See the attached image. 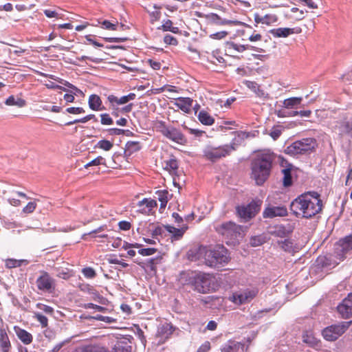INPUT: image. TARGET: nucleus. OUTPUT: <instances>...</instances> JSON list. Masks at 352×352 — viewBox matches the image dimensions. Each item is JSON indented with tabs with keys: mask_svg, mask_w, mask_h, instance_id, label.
<instances>
[{
	"mask_svg": "<svg viewBox=\"0 0 352 352\" xmlns=\"http://www.w3.org/2000/svg\"><path fill=\"white\" fill-rule=\"evenodd\" d=\"M204 263L212 268H220L231 260L228 250L223 245H217L204 252Z\"/></svg>",
	"mask_w": 352,
	"mask_h": 352,
	"instance_id": "5",
	"label": "nucleus"
},
{
	"mask_svg": "<svg viewBox=\"0 0 352 352\" xmlns=\"http://www.w3.org/2000/svg\"><path fill=\"white\" fill-rule=\"evenodd\" d=\"M76 352H102V350L96 346H85L79 347L76 349Z\"/></svg>",
	"mask_w": 352,
	"mask_h": 352,
	"instance_id": "42",
	"label": "nucleus"
},
{
	"mask_svg": "<svg viewBox=\"0 0 352 352\" xmlns=\"http://www.w3.org/2000/svg\"><path fill=\"white\" fill-rule=\"evenodd\" d=\"M66 111L72 114H80L85 113V110L82 107H68L66 109Z\"/></svg>",
	"mask_w": 352,
	"mask_h": 352,
	"instance_id": "57",
	"label": "nucleus"
},
{
	"mask_svg": "<svg viewBox=\"0 0 352 352\" xmlns=\"http://www.w3.org/2000/svg\"><path fill=\"white\" fill-rule=\"evenodd\" d=\"M288 215L287 208L285 206H273L268 204L263 212L264 218L284 217Z\"/></svg>",
	"mask_w": 352,
	"mask_h": 352,
	"instance_id": "13",
	"label": "nucleus"
},
{
	"mask_svg": "<svg viewBox=\"0 0 352 352\" xmlns=\"http://www.w3.org/2000/svg\"><path fill=\"white\" fill-rule=\"evenodd\" d=\"M161 258L157 257V258H148L146 261V262L144 263H139L138 265H140L142 267H147L149 268L151 271H156V266L157 264L160 263Z\"/></svg>",
	"mask_w": 352,
	"mask_h": 352,
	"instance_id": "33",
	"label": "nucleus"
},
{
	"mask_svg": "<svg viewBox=\"0 0 352 352\" xmlns=\"http://www.w3.org/2000/svg\"><path fill=\"white\" fill-rule=\"evenodd\" d=\"M226 48L228 50H235L238 52H243L246 50H249L250 45H241L235 43L234 42L230 41L226 43Z\"/></svg>",
	"mask_w": 352,
	"mask_h": 352,
	"instance_id": "37",
	"label": "nucleus"
},
{
	"mask_svg": "<svg viewBox=\"0 0 352 352\" xmlns=\"http://www.w3.org/2000/svg\"><path fill=\"white\" fill-rule=\"evenodd\" d=\"M157 250L153 248H142L138 250V253L142 256H150L155 254Z\"/></svg>",
	"mask_w": 352,
	"mask_h": 352,
	"instance_id": "56",
	"label": "nucleus"
},
{
	"mask_svg": "<svg viewBox=\"0 0 352 352\" xmlns=\"http://www.w3.org/2000/svg\"><path fill=\"white\" fill-rule=\"evenodd\" d=\"M197 16L199 17H204L210 23L218 25H230L235 23V21L231 20L222 19L218 14L215 13L203 14L201 13L197 12Z\"/></svg>",
	"mask_w": 352,
	"mask_h": 352,
	"instance_id": "17",
	"label": "nucleus"
},
{
	"mask_svg": "<svg viewBox=\"0 0 352 352\" xmlns=\"http://www.w3.org/2000/svg\"><path fill=\"white\" fill-rule=\"evenodd\" d=\"M258 294L257 289H248L240 294L233 295V301L235 303L242 305L250 302Z\"/></svg>",
	"mask_w": 352,
	"mask_h": 352,
	"instance_id": "16",
	"label": "nucleus"
},
{
	"mask_svg": "<svg viewBox=\"0 0 352 352\" xmlns=\"http://www.w3.org/2000/svg\"><path fill=\"white\" fill-rule=\"evenodd\" d=\"M125 154L131 155L141 149L140 143L135 141H129L125 145Z\"/></svg>",
	"mask_w": 352,
	"mask_h": 352,
	"instance_id": "32",
	"label": "nucleus"
},
{
	"mask_svg": "<svg viewBox=\"0 0 352 352\" xmlns=\"http://www.w3.org/2000/svg\"><path fill=\"white\" fill-rule=\"evenodd\" d=\"M197 118L199 121L204 125L210 126L214 122V119L207 111L204 110L199 111Z\"/></svg>",
	"mask_w": 352,
	"mask_h": 352,
	"instance_id": "30",
	"label": "nucleus"
},
{
	"mask_svg": "<svg viewBox=\"0 0 352 352\" xmlns=\"http://www.w3.org/2000/svg\"><path fill=\"white\" fill-rule=\"evenodd\" d=\"M36 208V203L35 201L29 202L22 210L24 214L32 213Z\"/></svg>",
	"mask_w": 352,
	"mask_h": 352,
	"instance_id": "48",
	"label": "nucleus"
},
{
	"mask_svg": "<svg viewBox=\"0 0 352 352\" xmlns=\"http://www.w3.org/2000/svg\"><path fill=\"white\" fill-rule=\"evenodd\" d=\"M103 28L106 30H116L117 28V25L111 23L110 21L107 20H104L102 23Z\"/></svg>",
	"mask_w": 352,
	"mask_h": 352,
	"instance_id": "60",
	"label": "nucleus"
},
{
	"mask_svg": "<svg viewBox=\"0 0 352 352\" xmlns=\"http://www.w3.org/2000/svg\"><path fill=\"white\" fill-rule=\"evenodd\" d=\"M192 102L193 100L190 98L179 97L176 99V101L174 102V105L181 109L183 112L189 113L192 106Z\"/></svg>",
	"mask_w": 352,
	"mask_h": 352,
	"instance_id": "20",
	"label": "nucleus"
},
{
	"mask_svg": "<svg viewBox=\"0 0 352 352\" xmlns=\"http://www.w3.org/2000/svg\"><path fill=\"white\" fill-rule=\"evenodd\" d=\"M100 164H105V159L103 158L102 156H98L96 158L94 159L89 163L85 165V168H88L91 166H98Z\"/></svg>",
	"mask_w": 352,
	"mask_h": 352,
	"instance_id": "46",
	"label": "nucleus"
},
{
	"mask_svg": "<svg viewBox=\"0 0 352 352\" xmlns=\"http://www.w3.org/2000/svg\"><path fill=\"white\" fill-rule=\"evenodd\" d=\"M80 291L87 293L91 296V299L102 304L104 298L101 296L94 287L89 284H82L79 286Z\"/></svg>",
	"mask_w": 352,
	"mask_h": 352,
	"instance_id": "19",
	"label": "nucleus"
},
{
	"mask_svg": "<svg viewBox=\"0 0 352 352\" xmlns=\"http://www.w3.org/2000/svg\"><path fill=\"white\" fill-rule=\"evenodd\" d=\"M58 82L71 89V90H67V91L72 92L73 94H75L76 96L84 95L83 92L80 89H78L77 87L72 85V83L69 82L68 81L60 79Z\"/></svg>",
	"mask_w": 352,
	"mask_h": 352,
	"instance_id": "39",
	"label": "nucleus"
},
{
	"mask_svg": "<svg viewBox=\"0 0 352 352\" xmlns=\"http://www.w3.org/2000/svg\"><path fill=\"white\" fill-rule=\"evenodd\" d=\"M317 146V141L315 138H302L287 146L285 148V153L291 156L305 155L314 151Z\"/></svg>",
	"mask_w": 352,
	"mask_h": 352,
	"instance_id": "6",
	"label": "nucleus"
},
{
	"mask_svg": "<svg viewBox=\"0 0 352 352\" xmlns=\"http://www.w3.org/2000/svg\"><path fill=\"white\" fill-rule=\"evenodd\" d=\"M337 311L342 318L352 317V293L349 294L337 306Z\"/></svg>",
	"mask_w": 352,
	"mask_h": 352,
	"instance_id": "14",
	"label": "nucleus"
},
{
	"mask_svg": "<svg viewBox=\"0 0 352 352\" xmlns=\"http://www.w3.org/2000/svg\"><path fill=\"white\" fill-rule=\"evenodd\" d=\"M166 230H167L169 233L172 234L171 239L172 240H179L182 238L184 234L187 230L188 227H183L181 228H176L174 226H165Z\"/></svg>",
	"mask_w": 352,
	"mask_h": 352,
	"instance_id": "26",
	"label": "nucleus"
},
{
	"mask_svg": "<svg viewBox=\"0 0 352 352\" xmlns=\"http://www.w3.org/2000/svg\"><path fill=\"white\" fill-rule=\"evenodd\" d=\"M34 318L36 319L38 322H40L42 327H46L48 324V319L46 316L44 315L40 314V313H35L34 314Z\"/></svg>",
	"mask_w": 352,
	"mask_h": 352,
	"instance_id": "47",
	"label": "nucleus"
},
{
	"mask_svg": "<svg viewBox=\"0 0 352 352\" xmlns=\"http://www.w3.org/2000/svg\"><path fill=\"white\" fill-rule=\"evenodd\" d=\"M136 95L134 93H130L126 96H123L120 98H118L114 95H109L107 97L108 101L110 102L112 107L126 104L131 100H135Z\"/></svg>",
	"mask_w": 352,
	"mask_h": 352,
	"instance_id": "18",
	"label": "nucleus"
},
{
	"mask_svg": "<svg viewBox=\"0 0 352 352\" xmlns=\"http://www.w3.org/2000/svg\"><path fill=\"white\" fill-rule=\"evenodd\" d=\"M302 338L304 342L308 344L310 346L316 349V350H319L322 345L320 340L308 333L304 334Z\"/></svg>",
	"mask_w": 352,
	"mask_h": 352,
	"instance_id": "28",
	"label": "nucleus"
},
{
	"mask_svg": "<svg viewBox=\"0 0 352 352\" xmlns=\"http://www.w3.org/2000/svg\"><path fill=\"white\" fill-rule=\"evenodd\" d=\"M82 272L84 276L87 278H93L96 276L95 270L89 267L82 269Z\"/></svg>",
	"mask_w": 352,
	"mask_h": 352,
	"instance_id": "51",
	"label": "nucleus"
},
{
	"mask_svg": "<svg viewBox=\"0 0 352 352\" xmlns=\"http://www.w3.org/2000/svg\"><path fill=\"white\" fill-rule=\"evenodd\" d=\"M107 131L110 135H123L124 133V129L117 128L109 129Z\"/></svg>",
	"mask_w": 352,
	"mask_h": 352,
	"instance_id": "62",
	"label": "nucleus"
},
{
	"mask_svg": "<svg viewBox=\"0 0 352 352\" xmlns=\"http://www.w3.org/2000/svg\"><path fill=\"white\" fill-rule=\"evenodd\" d=\"M221 352H249V344H245L241 342L229 340L221 346Z\"/></svg>",
	"mask_w": 352,
	"mask_h": 352,
	"instance_id": "15",
	"label": "nucleus"
},
{
	"mask_svg": "<svg viewBox=\"0 0 352 352\" xmlns=\"http://www.w3.org/2000/svg\"><path fill=\"white\" fill-rule=\"evenodd\" d=\"M244 85L258 97H263L265 96L264 91L261 88V86L255 81L245 80Z\"/></svg>",
	"mask_w": 352,
	"mask_h": 352,
	"instance_id": "29",
	"label": "nucleus"
},
{
	"mask_svg": "<svg viewBox=\"0 0 352 352\" xmlns=\"http://www.w3.org/2000/svg\"><path fill=\"white\" fill-rule=\"evenodd\" d=\"M70 341V339L65 340L61 342L56 344L52 350V352H58L61 348Z\"/></svg>",
	"mask_w": 352,
	"mask_h": 352,
	"instance_id": "64",
	"label": "nucleus"
},
{
	"mask_svg": "<svg viewBox=\"0 0 352 352\" xmlns=\"http://www.w3.org/2000/svg\"><path fill=\"white\" fill-rule=\"evenodd\" d=\"M89 108L93 111H100L103 109L102 107V100L99 96L96 94H91L88 100Z\"/></svg>",
	"mask_w": 352,
	"mask_h": 352,
	"instance_id": "27",
	"label": "nucleus"
},
{
	"mask_svg": "<svg viewBox=\"0 0 352 352\" xmlns=\"http://www.w3.org/2000/svg\"><path fill=\"white\" fill-rule=\"evenodd\" d=\"M113 146V144L107 140H100L96 147L102 149L105 151H110Z\"/></svg>",
	"mask_w": 352,
	"mask_h": 352,
	"instance_id": "41",
	"label": "nucleus"
},
{
	"mask_svg": "<svg viewBox=\"0 0 352 352\" xmlns=\"http://www.w3.org/2000/svg\"><path fill=\"white\" fill-rule=\"evenodd\" d=\"M351 324L350 320L328 326L322 331V335L327 341H335L345 333Z\"/></svg>",
	"mask_w": 352,
	"mask_h": 352,
	"instance_id": "10",
	"label": "nucleus"
},
{
	"mask_svg": "<svg viewBox=\"0 0 352 352\" xmlns=\"http://www.w3.org/2000/svg\"><path fill=\"white\" fill-rule=\"evenodd\" d=\"M323 208L320 195L309 191L298 195L290 204V210L296 217L311 219L320 213Z\"/></svg>",
	"mask_w": 352,
	"mask_h": 352,
	"instance_id": "1",
	"label": "nucleus"
},
{
	"mask_svg": "<svg viewBox=\"0 0 352 352\" xmlns=\"http://www.w3.org/2000/svg\"><path fill=\"white\" fill-rule=\"evenodd\" d=\"M157 129L164 137L174 142L183 144L186 142L185 135L179 129L167 126L164 121L158 122Z\"/></svg>",
	"mask_w": 352,
	"mask_h": 352,
	"instance_id": "9",
	"label": "nucleus"
},
{
	"mask_svg": "<svg viewBox=\"0 0 352 352\" xmlns=\"http://www.w3.org/2000/svg\"><path fill=\"white\" fill-rule=\"evenodd\" d=\"M155 194L160 201V208H164L169 200V192L167 190H157Z\"/></svg>",
	"mask_w": 352,
	"mask_h": 352,
	"instance_id": "31",
	"label": "nucleus"
},
{
	"mask_svg": "<svg viewBox=\"0 0 352 352\" xmlns=\"http://www.w3.org/2000/svg\"><path fill=\"white\" fill-rule=\"evenodd\" d=\"M157 206V201L151 199L144 198L138 203V210L142 214H148Z\"/></svg>",
	"mask_w": 352,
	"mask_h": 352,
	"instance_id": "21",
	"label": "nucleus"
},
{
	"mask_svg": "<svg viewBox=\"0 0 352 352\" xmlns=\"http://www.w3.org/2000/svg\"><path fill=\"white\" fill-rule=\"evenodd\" d=\"M280 165L283 168H289V170H292L294 168V166L283 157H280Z\"/></svg>",
	"mask_w": 352,
	"mask_h": 352,
	"instance_id": "59",
	"label": "nucleus"
},
{
	"mask_svg": "<svg viewBox=\"0 0 352 352\" xmlns=\"http://www.w3.org/2000/svg\"><path fill=\"white\" fill-rule=\"evenodd\" d=\"M280 165L283 168H289V170H292L294 168V166L283 157H280Z\"/></svg>",
	"mask_w": 352,
	"mask_h": 352,
	"instance_id": "58",
	"label": "nucleus"
},
{
	"mask_svg": "<svg viewBox=\"0 0 352 352\" xmlns=\"http://www.w3.org/2000/svg\"><path fill=\"white\" fill-rule=\"evenodd\" d=\"M164 42L167 45H178V41L175 37L170 34H166L164 37Z\"/></svg>",
	"mask_w": 352,
	"mask_h": 352,
	"instance_id": "50",
	"label": "nucleus"
},
{
	"mask_svg": "<svg viewBox=\"0 0 352 352\" xmlns=\"http://www.w3.org/2000/svg\"><path fill=\"white\" fill-rule=\"evenodd\" d=\"M101 117V124L103 125H110L113 123V119L110 117L108 113H102L100 115Z\"/></svg>",
	"mask_w": 352,
	"mask_h": 352,
	"instance_id": "54",
	"label": "nucleus"
},
{
	"mask_svg": "<svg viewBox=\"0 0 352 352\" xmlns=\"http://www.w3.org/2000/svg\"><path fill=\"white\" fill-rule=\"evenodd\" d=\"M83 307L85 309H95L96 310H97L98 311H100V312H104L107 310V309L106 307H102V306H100L98 305H95L91 302L85 304L83 305Z\"/></svg>",
	"mask_w": 352,
	"mask_h": 352,
	"instance_id": "52",
	"label": "nucleus"
},
{
	"mask_svg": "<svg viewBox=\"0 0 352 352\" xmlns=\"http://www.w3.org/2000/svg\"><path fill=\"white\" fill-rule=\"evenodd\" d=\"M174 329L171 324L166 323L161 327L160 333L162 334H166V337L173 333Z\"/></svg>",
	"mask_w": 352,
	"mask_h": 352,
	"instance_id": "49",
	"label": "nucleus"
},
{
	"mask_svg": "<svg viewBox=\"0 0 352 352\" xmlns=\"http://www.w3.org/2000/svg\"><path fill=\"white\" fill-rule=\"evenodd\" d=\"M36 307L38 309L43 311L45 313H46L47 314L52 315L54 313V309L52 307L44 305L43 303H40V302L37 303Z\"/></svg>",
	"mask_w": 352,
	"mask_h": 352,
	"instance_id": "53",
	"label": "nucleus"
},
{
	"mask_svg": "<svg viewBox=\"0 0 352 352\" xmlns=\"http://www.w3.org/2000/svg\"><path fill=\"white\" fill-rule=\"evenodd\" d=\"M340 135L352 138V118L342 120L338 126Z\"/></svg>",
	"mask_w": 352,
	"mask_h": 352,
	"instance_id": "24",
	"label": "nucleus"
},
{
	"mask_svg": "<svg viewBox=\"0 0 352 352\" xmlns=\"http://www.w3.org/2000/svg\"><path fill=\"white\" fill-rule=\"evenodd\" d=\"M273 157L271 155L263 153L252 162V177L258 186L263 185L270 175L272 168Z\"/></svg>",
	"mask_w": 352,
	"mask_h": 352,
	"instance_id": "3",
	"label": "nucleus"
},
{
	"mask_svg": "<svg viewBox=\"0 0 352 352\" xmlns=\"http://www.w3.org/2000/svg\"><path fill=\"white\" fill-rule=\"evenodd\" d=\"M36 286L38 292L45 294H53L56 289V280L47 272L39 271L36 279Z\"/></svg>",
	"mask_w": 352,
	"mask_h": 352,
	"instance_id": "7",
	"label": "nucleus"
},
{
	"mask_svg": "<svg viewBox=\"0 0 352 352\" xmlns=\"http://www.w3.org/2000/svg\"><path fill=\"white\" fill-rule=\"evenodd\" d=\"M302 98L301 97H292L287 98L283 101V107L285 109H293L300 104Z\"/></svg>",
	"mask_w": 352,
	"mask_h": 352,
	"instance_id": "35",
	"label": "nucleus"
},
{
	"mask_svg": "<svg viewBox=\"0 0 352 352\" xmlns=\"http://www.w3.org/2000/svg\"><path fill=\"white\" fill-rule=\"evenodd\" d=\"M214 229L217 232L229 240V241H226V243L228 244L234 243V241L238 239L241 234V228L233 221H227L216 226Z\"/></svg>",
	"mask_w": 352,
	"mask_h": 352,
	"instance_id": "8",
	"label": "nucleus"
},
{
	"mask_svg": "<svg viewBox=\"0 0 352 352\" xmlns=\"http://www.w3.org/2000/svg\"><path fill=\"white\" fill-rule=\"evenodd\" d=\"M282 126H273L270 132V137L274 140H276L279 138L280 135L282 134Z\"/></svg>",
	"mask_w": 352,
	"mask_h": 352,
	"instance_id": "43",
	"label": "nucleus"
},
{
	"mask_svg": "<svg viewBox=\"0 0 352 352\" xmlns=\"http://www.w3.org/2000/svg\"><path fill=\"white\" fill-rule=\"evenodd\" d=\"M352 250V236L349 235L337 241L334 245V254L336 258L342 261Z\"/></svg>",
	"mask_w": 352,
	"mask_h": 352,
	"instance_id": "11",
	"label": "nucleus"
},
{
	"mask_svg": "<svg viewBox=\"0 0 352 352\" xmlns=\"http://www.w3.org/2000/svg\"><path fill=\"white\" fill-rule=\"evenodd\" d=\"M292 171V170H289V168H283L281 170V173L283 175V185L284 187H289L293 184Z\"/></svg>",
	"mask_w": 352,
	"mask_h": 352,
	"instance_id": "36",
	"label": "nucleus"
},
{
	"mask_svg": "<svg viewBox=\"0 0 352 352\" xmlns=\"http://www.w3.org/2000/svg\"><path fill=\"white\" fill-rule=\"evenodd\" d=\"M118 226H119V228L120 230H124V231L130 230L131 227V223L129 221H120L118 223Z\"/></svg>",
	"mask_w": 352,
	"mask_h": 352,
	"instance_id": "63",
	"label": "nucleus"
},
{
	"mask_svg": "<svg viewBox=\"0 0 352 352\" xmlns=\"http://www.w3.org/2000/svg\"><path fill=\"white\" fill-rule=\"evenodd\" d=\"M131 346L124 341H118L110 352H131Z\"/></svg>",
	"mask_w": 352,
	"mask_h": 352,
	"instance_id": "34",
	"label": "nucleus"
},
{
	"mask_svg": "<svg viewBox=\"0 0 352 352\" xmlns=\"http://www.w3.org/2000/svg\"><path fill=\"white\" fill-rule=\"evenodd\" d=\"M236 213L245 221H248L258 213L259 210V205L255 201H251L246 206H239L236 208Z\"/></svg>",
	"mask_w": 352,
	"mask_h": 352,
	"instance_id": "12",
	"label": "nucleus"
},
{
	"mask_svg": "<svg viewBox=\"0 0 352 352\" xmlns=\"http://www.w3.org/2000/svg\"><path fill=\"white\" fill-rule=\"evenodd\" d=\"M23 262V261H22V260L9 258L6 261V266L8 268H14V267H20Z\"/></svg>",
	"mask_w": 352,
	"mask_h": 352,
	"instance_id": "45",
	"label": "nucleus"
},
{
	"mask_svg": "<svg viewBox=\"0 0 352 352\" xmlns=\"http://www.w3.org/2000/svg\"><path fill=\"white\" fill-rule=\"evenodd\" d=\"M233 133L236 137L232 139L230 144H224L218 147L207 146L203 151L204 157L212 162H215L223 157L230 155L233 151H236L237 147L241 144L242 142L250 136L249 132L234 131Z\"/></svg>",
	"mask_w": 352,
	"mask_h": 352,
	"instance_id": "2",
	"label": "nucleus"
},
{
	"mask_svg": "<svg viewBox=\"0 0 352 352\" xmlns=\"http://www.w3.org/2000/svg\"><path fill=\"white\" fill-rule=\"evenodd\" d=\"M11 349V342L6 330L0 329V351L1 352H10Z\"/></svg>",
	"mask_w": 352,
	"mask_h": 352,
	"instance_id": "25",
	"label": "nucleus"
},
{
	"mask_svg": "<svg viewBox=\"0 0 352 352\" xmlns=\"http://www.w3.org/2000/svg\"><path fill=\"white\" fill-rule=\"evenodd\" d=\"M165 169L169 170L172 173H175L178 169L179 164L177 160L173 157L168 160L164 161Z\"/></svg>",
	"mask_w": 352,
	"mask_h": 352,
	"instance_id": "38",
	"label": "nucleus"
},
{
	"mask_svg": "<svg viewBox=\"0 0 352 352\" xmlns=\"http://www.w3.org/2000/svg\"><path fill=\"white\" fill-rule=\"evenodd\" d=\"M300 32V29L298 31H295L294 28H278L275 29H272L269 31V32L276 38H286L290 34L294 33H298Z\"/></svg>",
	"mask_w": 352,
	"mask_h": 352,
	"instance_id": "23",
	"label": "nucleus"
},
{
	"mask_svg": "<svg viewBox=\"0 0 352 352\" xmlns=\"http://www.w3.org/2000/svg\"><path fill=\"white\" fill-rule=\"evenodd\" d=\"M228 35V32L226 31H221L216 32L214 34H212L210 36L214 39H222L225 38Z\"/></svg>",
	"mask_w": 352,
	"mask_h": 352,
	"instance_id": "61",
	"label": "nucleus"
},
{
	"mask_svg": "<svg viewBox=\"0 0 352 352\" xmlns=\"http://www.w3.org/2000/svg\"><path fill=\"white\" fill-rule=\"evenodd\" d=\"M278 243L281 249L285 252H292L293 251V242L289 239H284L283 241H278Z\"/></svg>",
	"mask_w": 352,
	"mask_h": 352,
	"instance_id": "40",
	"label": "nucleus"
},
{
	"mask_svg": "<svg viewBox=\"0 0 352 352\" xmlns=\"http://www.w3.org/2000/svg\"><path fill=\"white\" fill-rule=\"evenodd\" d=\"M166 230L164 226H157L151 231V236L153 238L157 239L159 236H162Z\"/></svg>",
	"mask_w": 352,
	"mask_h": 352,
	"instance_id": "44",
	"label": "nucleus"
},
{
	"mask_svg": "<svg viewBox=\"0 0 352 352\" xmlns=\"http://www.w3.org/2000/svg\"><path fill=\"white\" fill-rule=\"evenodd\" d=\"M264 24L270 25L277 21L278 17L275 14H266L263 16Z\"/></svg>",
	"mask_w": 352,
	"mask_h": 352,
	"instance_id": "55",
	"label": "nucleus"
},
{
	"mask_svg": "<svg viewBox=\"0 0 352 352\" xmlns=\"http://www.w3.org/2000/svg\"><path fill=\"white\" fill-rule=\"evenodd\" d=\"M187 281L193 290L201 294L209 293L216 287L215 277L209 273L193 272L188 276Z\"/></svg>",
	"mask_w": 352,
	"mask_h": 352,
	"instance_id": "4",
	"label": "nucleus"
},
{
	"mask_svg": "<svg viewBox=\"0 0 352 352\" xmlns=\"http://www.w3.org/2000/svg\"><path fill=\"white\" fill-rule=\"evenodd\" d=\"M14 331L18 337V338L24 344H30L32 342L33 336L32 335L27 331L26 330L21 329L18 326L14 327Z\"/></svg>",
	"mask_w": 352,
	"mask_h": 352,
	"instance_id": "22",
	"label": "nucleus"
}]
</instances>
